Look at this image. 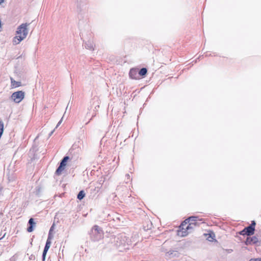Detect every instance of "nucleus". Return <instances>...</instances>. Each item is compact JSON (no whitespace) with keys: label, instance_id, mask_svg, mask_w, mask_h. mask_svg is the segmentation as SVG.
<instances>
[{"label":"nucleus","instance_id":"dca6fc26","mask_svg":"<svg viewBox=\"0 0 261 261\" xmlns=\"http://www.w3.org/2000/svg\"><path fill=\"white\" fill-rule=\"evenodd\" d=\"M28 224L29 226L27 228V231L31 232L33 231L34 228L35 226V222L34 221L33 218H30L29 220Z\"/></svg>","mask_w":261,"mask_h":261},{"label":"nucleus","instance_id":"1a4fd4ad","mask_svg":"<svg viewBox=\"0 0 261 261\" xmlns=\"http://www.w3.org/2000/svg\"><path fill=\"white\" fill-rule=\"evenodd\" d=\"M65 169V156L63 158L59 166L55 172V176H59L61 174L62 172Z\"/></svg>","mask_w":261,"mask_h":261},{"label":"nucleus","instance_id":"aec40b11","mask_svg":"<svg viewBox=\"0 0 261 261\" xmlns=\"http://www.w3.org/2000/svg\"><path fill=\"white\" fill-rule=\"evenodd\" d=\"M11 86L12 87H18L21 85V83L20 82H17L14 80L12 78L11 79Z\"/></svg>","mask_w":261,"mask_h":261},{"label":"nucleus","instance_id":"c9c22d12","mask_svg":"<svg viewBox=\"0 0 261 261\" xmlns=\"http://www.w3.org/2000/svg\"><path fill=\"white\" fill-rule=\"evenodd\" d=\"M61 248H62V247H61ZM64 248V246L63 247V248L62 249V250H61V248H60V251L61 250L63 255Z\"/></svg>","mask_w":261,"mask_h":261},{"label":"nucleus","instance_id":"20e7f679","mask_svg":"<svg viewBox=\"0 0 261 261\" xmlns=\"http://www.w3.org/2000/svg\"><path fill=\"white\" fill-rule=\"evenodd\" d=\"M191 225H194V226H199V223L198 222H191L187 226L186 228L184 227H181L178 228L177 230V234L181 237H185L187 236L189 232H191V230L193 229V227L191 226Z\"/></svg>","mask_w":261,"mask_h":261},{"label":"nucleus","instance_id":"f03ea898","mask_svg":"<svg viewBox=\"0 0 261 261\" xmlns=\"http://www.w3.org/2000/svg\"><path fill=\"white\" fill-rule=\"evenodd\" d=\"M103 234L102 228L97 225H94L89 232L90 239L93 242L100 240L102 238Z\"/></svg>","mask_w":261,"mask_h":261},{"label":"nucleus","instance_id":"0eeeda50","mask_svg":"<svg viewBox=\"0 0 261 261\" xmlns=\"http://www.w3.org/2000/svg\"><path fill=\"white\" fill-rule=\"evenodd\" d=\"M256 224V221L255 220H252L249 225L244 227L245 230H246L248 234V236H251L254 234Z\"/></svg>","mask_w":261,"mask_h":261},{"label":"nucleus","instance_id":"39448f33","mask_svg":"<svg viewBox=\"0 0 261 261\" xmlns=\"http://www.w3.org/2000/svg\"><path fill=\"white\" fill-rule=\"evenodd\" d=\"M29 24L28 23H22L20 25H19L17 29L16 34L18 35H19L20 37H23V38L25 39L27 37V36L28 34V26Z\"/></svg>","mask_w":261,"mask_h":261},{"label":"nucleus","instance_id":"2eb2a0df","mask_svg":"<svg viewBox=\"0 0 261 261\" xmlns=\"http://www.w3.org/2000/svg\"><path fill=\"white\" fill-rule=\"evenodd\" d=\"M113 219L114 221L116 222L117 225H123V220L124 219V218L122 216L119 214H117L113 217Z\"/></svg>","mask_w":261,"mask_h":261},{"label":"nucleus","instance_id":"f257e3e1","mask_svg":"<svg viewBox=\"0 0 261 261\" xmlns=\"http://www.w3.org/2000/svg\"><path fill=\"white\" fill-rule=\"evenodd\" d=\"M110 242L120 252L129 249L131 245L130 240L123 233L111 236Z\"/></svg>","mask_w":261,"mask_h":261},{"label":"nucleus","instance_id":"9d476101","mask_svg":"<svg viewBox=\"0 0 261 261\" xmlns=\"http://www.w3.org/2000/svg\"><path fill=\"white\" fill-rule=\"evenodd\" d=\"M259 242L258 239L255 236H248L244 243L246 245H256Z\"/></svg>","mask_w":261,"mask_h":261},{"label":"nucleus","instance_id":"5701e85b","mask_svg":"<svg viewBox=\"0 0 261 261\" xmlns=\"http://www.w3.org/2000/svg\"><path fill=\"white\" fill-rule=\"evenodd\" d=\"M55 224L54 223L53 224V225H51V227L50 228V229H49V232H48V237L50 236L51 237V239H53V238H54L53 231H54V228H55Z\"/></svg>","mask_w":261,"mask_h":261},{"label":"nucleus","instance_id":"e433bc0d","mask_svg":"<svg viewBox=\"0 0 261 261\" xmlns=\"http://www.w3.org/2000/svg\"><path fill=\"white\" fill-rule=\"evenodd\" d=\"M4 2V0H0V5Z\"/></svg>","mask_w":261,"mask_h":261},{"label":"nucleus","instance_id":"7c9ffc66","mask_svg":"<svg viewBox=\"0 0 261 261\" xmlns=\"http://www.w3.org/2000/svg\"><path fill=\"white\" fill-rule=\"evenodd\" d=\"M65 114V112H64V115H63V117H62L61 119L60 120V121L57 124L56 128H57L60 125V124L61 123V122H62V120L63 119V117H64V116Z\"/></svg>","mask_w":261,"mask_h":261},{"label":"nucleus","instance_id":"ddd939ff","mask_svg":"<svg viewBox=\"0 0 261 261\" xmlns=\"http://www.w3.org/2000/svg\"><path fill=\"white\" fill-rule=\"evenodd\" d=\"M206 237V240L211 242H217L215 233L213 230H209L207 233H204Z\"/></svg>","mask_w":261,"mask_h":261},{"label":"nucleus","instance_id":"423d86ee","mask_svg":"<svg viewBox=\"0 0 261 261\" xmlns=\"http://www.w3.org/2000/svg\"><path fill=\"white\" fill-rule=\"evenodd\" d=\"M25 93L22 91H18L12 93L11 99L15 103L20 102L24 98Z\"/></svg>","mask_w":261,"mask_h":261},{"label":"nucleus","instance_id":"412c9836","mask_svg":"<svg viewBox=\"0 0 261 261\" xmlns=\"http://www.w3.org/2000/svg\"><path fill=\"white\" fill-rule=\"evenodd\" d=\"M85 47L86 49H88L89 50H93L94 49L93 46V43L90 41H88L85 43Z\"/></svg>","mask_w":261,"mask_h":261},{"label":"nucleus","instance_id":"c756f323","mask_svg":"<svg viewBox=\"0 0 261 261\" xmlns=\"http://www.w3.org/2000/svg\"><path fill=\"white\" fill-rule=\"evenodd\" d=\"M100 188H101L99 187V186L97 185L96 187H95V188L93 189H91V190L93 191L96 192V193H97V192H99V191Z\"/></svg>","mask_w":261,"mask_h":261},{"label":"nucleus","instance_id":"393cba45","mask_svg":"<svg viewBox=\"0 0 261 261\" xmlns=\"http://www.w3.org/2000/svg\"><path fill=\"white\" fill-rule=\"evenodd\" d=\"M79 143L80 141H78V142H75L71 148H72V149H74L75 150L76 149H79Z\"/></svg>","mask_w":261,"mask_h":261},{"label":"nucleus","instance_id":"a211bd4d","mask_svg":"<svg viewBox=\"0 0 261 261\" xmlns=\"http://www.w3.org/2000/svg\"><path fill=\"white\" fill-rule=\"evenodd\" d=\"M23 39L24 38H23V37H20L19 35H17L13 38L12 42L13 44L16 45L19 44Z\"/></svg>","mask_w":261,"mask_h":261},{"label":"nucleus","instance_id":"f8f14e48","mask_svg":"<svg viewBox=\"0 0 261 261\" xmlns=\"http://www.w3.org/2000/svg\"><path fill=\"white\" fill-rule=\"evenodd\" d=\"M148 69L146 67L141 69L137 68V80L145 77L147 74Z\"/></svg>","mask_w":261,"mask_h":261},{"label":"nucleus","instance_id":"9b49d317","mask_svg":"<svg viewBox=\"0 0 261 261\" xmlns=\"http://www.w3.org/2000/svg\"><path fill=\"white\" fill-rule=\"evenodd\" d=\"M52 239H51L50 236L47 237V239L46 240V244L42 253V261L45 260L46 253L50 247Z\"/></svg>","mask_w":261,"mask_h":261},{"label":"nucleus","instance_id":"58836bf2","mask_svg":"<svg viewBox=\"0 0 261 261\" xmlns=\"http://www.w3.org/2000/svg\"><path fill=\"white\" fill-rule=\"evenodd\" d=\"M69 102H70V101H69ZM69 104V103H68V105L66 106V110H67V109H68V107Z\"/></svg>","mask_w":261,"mask_h":261},{"label":"nucleus","instance_id":"2f4dec72","mask_svg":"<svg viewBox=\"0 0 261 261\" xmlns=\"http://www.w3.org/2000/svg\"><path fill=\"white\" fill-rule=\"evenodd\" d=\"M249 261H261L260 258H251Z\"/></svg>","mask_w":261,"mask_h":261},{"label":"nucleus","instance_id":"7ed1b4c3","mask_svg":"<svg viewBox=\"0 0 261 261\" xmlns=\"http://www.w3.org/2000/svg\"><path fill=\"white\" fill-rule=\"evenodd\" d=\"M79 149H72L70 148L68 152L66 153V168L69 166V162L74 163L79 158Z\"/></svg>","mask_w":261,"mask_h":261},{"label":"nucleus","instance_id":"f3484780","mask_svg":"<svg viewBox=\"0 0 261 261\" xmlns=\"http://www.w3.org/2000/svg\"><path fill=\"white\" fill-rule=\"evenodd\" d=\"M187 221L190 222H197V221H203V219L199 218L198 216H191L187 218Z\"/></svg>","mask_w":261,"mask_h":261},{"label":"nucleus","instance_id":"c85d7f7f","mask_svg":"<svg viewBox=\"0 0 261 261\" xmlns=\"http://www.w3.org/2000/svg\"><path fill=\"white\" fill-rule=\"evenodd\" d=\"M205 56V57H208V56H211V54H208L207 53H205L204 55H203L202 56H199L195 61V63H197V61L198 60H199L201 58V57H203V56Z\"/></svg>","mask_w":261,"mask_h":261},{"label":"nucleus","instance_id":"72a5a7b5","mask_svg":"<svg viewBox=\"0 0 261 261\" xmlns=\"http://www.w3.org/2000/svg\"><path fill=\"white\" fill-rule=\"evenodd\" d=\"M2 23L1 20L0 19V32L2 31Z\"/></svg>","mask_w":261,"mask_h":261},{"label":"nucleus","instance_id":"473e14b6","mask_svg":"<svg viewBox=\"0 0 261 261\" xmlns=\"http://www.w3.org/2000/svg\"><path fill=\"white\" fill-rule=\"evenodd\" d=\"M35 259V256L34 255H33L32 254L30 257H29V259L30 260H34Z\"/></svg>","mask_w":261,"mask_h":261},{"label":"nucleus","instance_id":"b1692460","mask_svg":"<svg viewBox=\"0 0 261 261\" xmlns=\"http://www.w3.org/2000/svg\"><path fill=\"white\" fill-rule=\"evenodd\" d=\"M168 253L169 255H172V256H178V252L177 251L175 250H170L168 252Z\"/></svg>","mask_w":261,"mask_h":261},{"label":"nucleus","instance_id":"4c0bfd02","mask_svg":"<svg viewBox=\"0 0 261 261\" xmlns=\"http://www.w3.org/2000/svg\"><path fill=\"white\" fill-rule=\"evenodd\" d=\"M126 176L128 178H129V177H130L129 174H126Z\"/></svg>","mask_w":261,"mask_h":261},{"label":"nucleus","instance_id":"bb28decb","mask_svg":"<svg viewBox=\"0 0 261 261\" xmlns=\"http://www.w3.org/2000/svg\"><path fill=\"white\" fill-rule=\"evenodd\" d=\"M4 132V122L0 121V136H2Z\"/></svg>","mask_w":261,"mask_h":261},{"label":"nucleus","instance_id":"4be33fe9","mask_svg":"<svg viewBox=\"0 0 261 261\" xmlns=\"http://www.w3.org/2000/svg\"><path fill=\"white\" fill-rule=\"evenodd\" d=\"M106 180V177L101 176L99 179L97 181V186H99V187L101 188L102 185L103 184Z\"/></svg>","mask_w":261,"mask_h":261},{"label":"nucleus","instance_id":"ea45409f","mask_svg":"<svg viewBox=\"0 0 261 261\" xmlns=\"http://www.w3.org/2000/svg\"><path fill=\"white\" fill-rule=\"evenodd\" d=\"M62 186V187H65V185L63 184Z\"/></svg>","mask_w":261,"mask_h":261},{"label":"nucleus","instance_id":"4468645a","mask_svg":"<svg viewBox=\"0 0 261 261\" xmlns=\"http://www.w3.org/2000/svg\"><path fill=\"white\" fill-rule=\"evenodd\" d=\"M128 75L130 79L137 80V67L130 68L129 71Z\"/></svg>","mask_w":261,"mask_h":261},{"label":"nucleus","instance_id":"a878e982","mask_svg":"<svg viewBox=\"0 0 261 261\" xmlns=\"http://www.w3.org/2000/svg\"><path fill=\"white\" fill-rule=\"evenodd\" d=\"M238 233L240 235L243 236L244 237L248 236V234L247 233L246 230H245V228H244L242 230L239 231Z\"/></svg>","mask_w":261,"mask_h":261},{"label":"nucleus","instance_id":"6e6552de","mask_svg":"<svg viewBox=\"0 0 261 261\" xmlns=\"http://www.w3.org/2000/svg\"><path fill=\"white\" fill-rule=\"evenodd\" d=\"M76 8H77V12L78 13V18L80 19V17H82V12L86 9L84 3L82 1V0H76ZM81 20H80V21ZM80 22H79V24Z\"/></svg>","mask_w":261,"mask_h":261},{"label":"nucleus","instance_id":"cd10ccee","mask_svg":"<svg viewBox=\"0 0 261 261\" xmlns=\"http://www.w3.org/2000/svg\"><path fill=\"white\" fill-rule=\"evenodd\" d=\"M191 223L190 221H187V218L184 221H182L181 222V223L180 224V225H179V228H181V227H184V226L185 225H186L187 223Z\"/></svg>","mask_w":261,"mask_h":261},{"label":"nucleus","instance_id":"6ab92c4d","mask_svg":"<svg viewBox=\"0 0 261 261\" xmlns=\"http://www.w3.org/2000/svg\"><path fill=\"white\" fill-rule=\"evenodd\" d=\"M86 196V193L84 190H81L77 195V199L79 200H82Z\"/></svg>","mask_w":261,"mask_h":261},{"label":"nucleus","instance_id":"f704fd0d","mask_svg":"<svg viewBox=\"0 0 261 261\" xmlns=\"http://www.w3.org/2000/svg\"><path fill=\"white\" fill-rule=\"evenodd\" d=\"M54 131H55V129H54L53 130H52V131H51V132L49 134V137H50V136L53 135V133H54Z\"/></svg>","mask_w":261,"mask_h":261}]
</instances>
